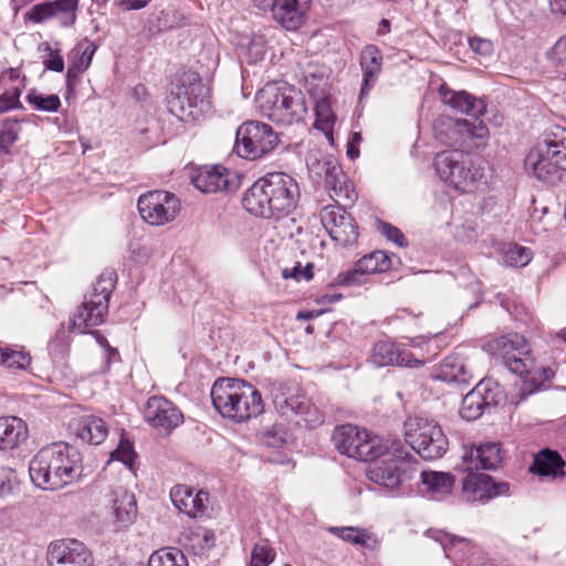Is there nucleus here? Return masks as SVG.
I'll return each mask as SVG.
<instances>
[{"mask_svg":"<svg viewBox=\"0 0 566 566\" xmlns=\"http://www.w3.org/2000/svg\"><path fill=\"white\" fill-rule=\"evenodd\" d=\"M96 49H97L96 45L92 41L85 39L82 43H80L74 49L76 59H74L71 62V65H73L81 72L86 71L88 69V66L91 65V62H92V59H93V55H94Z\"/></svg>","mask_w":566,"mask_h":566,"instance_id":"nucleus-45","label":"nucleus"},{"mask_svg":"<svg viewBox=\"0 0 566 566\" xmlns=\"http://www.w3.org/2000/svg\"><path fill=\"white\" fill-rule=\"evenodd\" d=\"M433 165L439 177L460 191L470 190L484 176V160L459 149L437 154Z\"/></svg>","mask_w":566,"mask_h":566,"instance_id":"nucleus-6","label":"nucleus"},{"mask_svg":"<svg viewBox=\"0 0 566 566\" xmlns=\"http://www.w3.org/2000/svg\"><path fill=\"white\" fill-rule=\"evenodd\" d=\"M489 128L482 120L439 116L433 124L434 138L446 146H463L474 142L475 146L489 138Z\"/></svg>","mask_w":566,"mask_h":566,"instance_id":"nucleus-11","label":"nucleus"},{"mask_svg":"<svg viewBox=\"0 0 566 566\" xmlns=\"http://www.w3.org/2000/svg\"><path fill=\"white\" fill-rule=\"evenodd\" d=\"M150 0H119V6L125 10H139L145 8Z\"/></svg>","mask_w":566,"mask_h":566,"instance_id":"nucleus-59","label":"nucleus"},{"mask_svg":"<svg viewBox=\"0 0 566 566\" xmlns=\"http://www.w3.org/2000/svg\"><path fill=\"white\" fill-rule=\"evenodd\" d=\"M78 0H53L34 4L27 13L28 20L43 23L49 19L57 20L63 28H70L76 22Z\"/></svg>","mask_w":566,"mask_h":566,"instance_id":"nucleus-22","label":"nucleus"},{"mask_svg":"<svg viewBox=\"0 0 566 566\" xmlns=\"http://www.w3.org/2000/svg\"><path fill=\"white\" fill-rule=\"evenodd\" d=\"M210 396L214 409L223 418L234 422L255 418L264 410L261 392L242 379H217L212 385Z\"/></svg>","mask_w":566,"mask_h":566,"instance_id":"nucleus-4","label":"nucleus"},{"mask_svg":"<svg viewBox=\"0 0 566 566\" xmlns=\"http://www.w3.org/2000/svg\"><path fill=\"white\" fill-rule=\"evenodd\" d=\"M192 185L201 192L232 191L239 187L234 172L223 166L202 167L191 177Z\"/></svg>","mask_w":566,"mask_h":566,"instance_id":"nucleus-24","label":"nucleus"},{"mask_svg":"<svg viewBox=\"0 0 566 566\" xmlns=\"http://www.w3.org/2000/svg\"><path fill=\"white\" fill-rule=\"evenodd\" d=\"M307 398L303 394L276 392L273 396V403L276 410L286 418L297 416Z\"/></svg>","mask_w":566,"mask_h":566,"instance_id":"nucleus-39","label":"nucleus"},{"mask_svg":"<svg viewBox=\"0 0 566 566\" xmlns=\"http://www.w3.org/2000/svg\"><path fill=\"white\" fill-rule=\"evenodd\" d=\"M276 557L274 548L270 545L268 539H262L254 544L249 566H269Z\"/></svg>","mask_w":566,"mask_h":566,"instance_id":"nucleus-41","label":"nucleus"},{"mask_svg":"<svg viewBox=\"0 0 566 566\" xmlns=\"http://www.w3.org/2000/svg\"><path fill=\"white\" fill-rule=\"evenodd\" d=\"M558 151L553 134L546 135L545 139L526 155L525 170L543 182L555 185L566 172L563 163H559Z\"/></svg>","mask_w":566,"mask_h":566,"instance_id":"nucleus-12","label":"nucleus"},{"mask_svg":"<svg viewBox=\"0 0 566 566\" xmlns=\"http://www.w3.org/2000/svg\"><path fill=\"white\" fill-rule=\"evenodd\" d=\"M170 499L179 512L196 518L206 512L209 493L205 491L195 492L193 489L179 484L171 489Z\"/></svg>","mask_w":566,"mask_h":566,"instance_id":"nucleus-29","label":"nucleus"},{"mask_svg":"<svg viewBox=\"0 0 566 566\" xmlns=\"http://www.w3.org/2000/svg\"><path fill=\"white\" fill-rule=\"evenodd\" d=\"M306 427L315 428L324 422L323 413L307 399L297 415Z\"/></svg>","mask_w":566,"mask_h":566,"instance_id":"nucleus-49","label":"nucleus"},{"mask_svg":"<svg viewBox=\"0 0 566 566\" xmlns=\"http://www.w3.org/2000/svg\"><path fill=\"white\" fill-rule=\"evenodd\" d=\"M305 0H273L268 10L273 19L286 30H296L303 23Z\"/></svg>","mask_w":566,"mask_h":566,"instance_id":"nucleus-31","label":"nucleus"},{"mask_svg":"<svg viewBox=\"0 0 566 566\" xmlns=\"http://www.w3.org/2000/svg\"><path fill=\"white\" fill-rule=\"evenodd\" d=\"M313 275L314 273L312 263H307L305 266H302V264L297 262L293 268H286L282 271V276L284 279H295L296 281L302 279L310 281L313 279Z\"/></svg>","mask_w":566,"mask_h":566,"instance_id":"nucleus-56","label":"nucleus"},{"mask_svg":"<svg viewBox=\"0 0 566 566\" xmlns=\"http://www.w3.org/2000/svg\"><path fill=\"white\" fill-rule=\"evenodd\" d=\"M49 566H93V557L86 546L77 539H57L46 551Z\"/></svg>","mask_w":566,"mask_h":566,"instance_id":"nucleus-20","label":"nucleus"},{"mask_svg":"<svg viewBox=\"0 0 566 566\" xmlns=\"http://www.w3.org/2000/svg\"><path fill=\"white\" fill-rule=\"evenodd\" d=\"M279 144L280 136L272 126L250 120L238 127L233 149L241 158L256 160L266 157Z\"/></svg>","mask_w":566,"mask_h":566,"instance_id":"nucleus-10","label":"nucleus"},{"mask_svg":"<svg viewBox=\"0 0 566 566\" xmlns=\"http://www.w3.org/2000/svg\"><path fill=\"white\" fill-rule=\"evenodd\" d=\"M20 95L21 91L18 87L3 92L0 95V114L10 109L21 108Z\"/></svg>","mask_w":566,"mask_h":566,"instance_id":"nucleus-54","label":"nucleus"},{"mask_svg":"<svg viewBox=\"0 0 566 566\" xmlns=\"http://www.w3.org/2000/svg\"><path fill=\"white\" fill-rule=\"evenodd\" d=\"M80 70L74 67L73 65H69L67 72H66V85L69 88H71L76 80L78 78L80 74H82Z\"/></svg>","mask_w":566,"mask_h":566,"instance_id":"nucleus-62","label":"nucleus"},{"mask_svg":"<svg viewBox=\"0 0 566 566\" xmlns=\"http://www.w3.org/2000/svg\"><path fill=\"white\" fill-rule=\"evenodd\" d=\"M491 347L496 360L523 378L518 401L542 389L544 384L554 377V371L549 367L536 365L526 339L517 333L496 338Z\"/></svg>","mask_w":566,"mask_h":566,"instance_id":"nucleus-3","label":"nucleus"},{"mask_svg":"<svg viewBox=\"0 0 566 566\" xmlns=\"http://www.w3.org/2000/svg\"><path fill=\"white\" fill-rule=\"evenodd\" d=\"M434 378L444 382L468 384L472 378V371L465 358L461 354L454 353L440 363Z\"/></svg>","mask_w":566,"mask_h":566,"instance_id":"nucleus-32","label":"nucleus"},{"mask_svg":"<svg viewBox=\"0 0 566 566\" xmlns=\"http://www.w3.org/2000/svg\"><path fill=\"white\" fill-rule=\"evenodd\" d=\"M39 50L46 53L42 61L46 70L53 72H62L64 70V60L59 51H53L46 42L41 43Z\"/></svg>","mask_w":566,"mask_h":566,"instance_id":"nucleus-50","label":"nucleus"},{"mask_svg":"<svg viewBox=\"0 0 566 566\" xmlns=\"http://www.w3.org/2000/svg\"><path fill=\"white\" fill-rule=\"evenodd\" d=\"M321 221L332 240L340 245H350L357 241V223L340 205L324 207L321 211Z\"/></svg>","mask_w":566,"mask_h":566,"instance_id":"nucleus-17","label":"nucleus"},{"mask_svg":"<svg viewBox=\"0 0 566 566\" xmlns=\"http://www.w3.org/2000/svg\"><path fill=\"white\" fill-rule=\"evenodd\" d=\"M28 439L27 423L18 417H0V451L12 450Z\"/></svg>","mask_w":566,"mask_h":566,"instance_id":"nucleus-34","label":"nucleus"},{"mask_svg":"<svg viewBox=\"0 0 566 566\" xmlns=\"http://www.w3.org/2000/svg\"><path fill=\"white\" fill-rule=\"evenodd\" d=\"M197 536H201L202 542L205 545H202V548H211L214 545V533L209 530H203L202 533H198Z\"/></svg>","mask_w":566,"mask_h":566,"instance_id":"nucleus-61","label":"nucleus"},{"mask_svg":"<svg viewBox=\"0 0 566 566\" xmlns=\"http://www.w3.org/2000/svg\"><path fill=\"white\" fill-rule=\"evenodd\" d=\"M116 281L117 274L112 270H106L99 275L92 291L84 296L81 306L71 318L70 329L83 334L87 328L104 322Z\"/></svg>","mask_w":566,"mask_h":566,"instance_id":"nucleus-7","label":"nucleus"},{"mask_svg":"<svg viewBox=\"0 0 566 566\" xmlns=\"http://www.w3.org/2000/svg\"><path fill=\"white\" fill-rule=\"evenodd\" d=\"M552 13L566 17V0H548Z\"/></svg>","mask_w":566,"mask_h":566,"instance_id":"nucleus-60","label":"nucleus"},{"mask_svg":"<svg viewBox=\"0 0 566 566\" xmlns=\"http://www.w3.org/2000/svg\"><path fill=\"white\" fill-rule=\"evenodd\" d=\"M439 94L443 104L451 108L478 118L486 112V103L483 98H478L465 91H452L442 85Z\"/></svg>","mask_w":566,"mask_h":566,"instance_id":"nucleus-30","label":"nucleus"},{"mask_svg":"<svg viewBox=\"0 0 566 566\" xmlns=\"http://www.w3.org/2000/svg\"><path fill=\"white\" fill-rule=\"evenodd\" d=\"M500 387L491 380H481L462 399L460 416L473 421L480 418L486 408L495 407L500 403Z\"/></svg>","mask_w":566,"mask_h":566,"instance_id":"nucleus-19","label":"nucleus"},{"mask_svg":"<svg viewBox=\"0 0 566 566\" xmlns=\"http://www.w3.org/2000/svg\"><path fill=\"white\" fill-rule=\"evenodd\" d=\"M377 230L388 241L394 242L398 247L403 248V247L408 245V242L399 228H397L386 221H378Z\"/></svg>","mask_w":566,"mask_h":566,"instance_id":"nucleus-51","label":"nucleus"},{"mask_svg":"<svg viewBox=\"0 0 566 566\" xmlns=\"http://www.w3.org/2000/svg\"><path fill=\"white\" fill-rule=\"evenodd\" d=\"M28 103L36 111L55 113L61 106L60 97L55 94L42 95L35 91H31L27 95Z\"/></svg>","mask_w":566,"mask_h":566,"instance_id":"nucleus-44","label":"nucleus"},{"mask_svg":"<svg viewBox=\"0 0 566 566\" xmlns=\"http://www.w3.org/2000/svg\"><path fill=\"white\" fill-rule=\"evenodd\" d=\"M421 482L426 486L427 492L437 499H441L452 492L455 479L449 472L423 471L421 473Z\"/></svg>","mask_w":566,"mask_h":566,"instance_id":"nucleus-36","label":"nucleus"},{"mask_svg":"<svg viewBox=\"0 0 566 566\" xmlns=\"http://www.w3.org/2000/svg\"><path fill=\"white\" fill-rule=\"evenodd\" d=\"M108 429L101 418L91 416L83 420L78 437L92 444L102 443L107 437Z\"/></svg>","mask_w":566,"mask_h":566,"instance_id":"nucleus-38","label":"nucleus"},{"mask_svg":"<svg viewBox=\"0 0 566 566\" xmlns=\"http://www.w3.org/2000/svg\"><path fill=\"white\" fill-rule=\"evenodd\" d=\"M252 2L259 9L266 11L271 3L273 2V0H252Z\"/></svg>","mask_w":566,"mask_h":566,"instance_id":"nucleus-64","label":"nucleus"},{"mask_svg":"<svg viewBox=\"0 0 566 566\" xmlns=\"http://www.w3.org/2000/svg\"><path fill=\"white\" fill-rule=\"evenodd\" d=\"M296 180L285 172H270L244 193L242 205L255 217L280 220L290 216L300 201Z\"/></svg>","mask_w":566,"mask_h":566,"instance_id":"nucleus-1","label":"nucleus"},{"mask_svg":"<svg viewBox=\"0 0 566 566\" xmlns=\"http://www.w3.org/2000/svg\"><path fill=\"white\" fill-rule=\"evenodd\" d=\"M340 298H342V295L339 293H326L321 296L319 303L321 304L336 303Z\"/></svg>","mask_w":566,"mask_h":566,"instance_id":"nucleus-63","label":"nucleus"},{"mask_svg":"<svg viewBox=\"0 0 566 566\" xmlns=\"http://www.w3.org/2000/svg\"><path fill=\"white\" fill-rule=\"evenodd\" d=\"M30 363L31 357L29 354L4 348L0 365H6L9 368L25 369Z\"/></svg>","mask_w":566,"mask_h":566,"instance_id":"nucleus-48","label":"nucleus"},{"mask_svg":"<svg viewBox=\"0 0 566 566\" xmlns=\"http://www.w3.org/2000/svg\"><path fill=\"white\" fill-rule=\"evenodd\" d=\"M255 103L264 117L281 125L298 123L307 112L303 94L286 84H266L256 93Z\"/></svg>","mask_w":566,"mask_h":566,"instance_id":"nucleus-5","label":"nucleus"},{"mask_svg":"<svg viewBox=\"0 0 566 566\" xmlns=\"http://www.w3.org/2000/svg\"><path fill=\"white\" fill-rule=\"evenodd\" d=\"M135 458L134 447L126 439H120L117 448L111 452V460L120 461L129 469L133 468Z\"/></svg>","mask_w":566,"mask_h":566,"instance_id":"nucleus-47","label":"nucleus"},{"mask_svg":"<svg viewBox=\"0 0 566 566\" xmlns=\"http://www.w3.org/2000/svg\"><path fill=\"white\" fill-rule=\"evenodd\" d=\"M426 534L441 545L446 557L455 566H480L483 563V552L472 541L442 530H429Z\"/></svg>","mask_w":566,"mask_h":566,"instance_id":"nucleus-15","label":"nucleus"},{"mask_svg":"<svg viewBox=\"0 0 566 566\" xmlns=\"http://www.w3.org/2000/svg\"><path fill=\"white\" fill-rule=\"evenodd\" d=\"M147 566H188V563L179 549L161 548L149 556Z\"/></svg>","mask_w":566,"mask_h":566,"instance_id":"nucleus-40","label":"nucleus"},{"mask_svg":"<svg viewBox=\"0 0 566 566\" xmlns=\"http://www.w3.org/2000/svg\"><path fill=\"white\" fill-rule=\"evenodd\" d=\"M137 208L145 222L160 227L177 218L181 205L175 193L165 190H153L138 198Z\"/></svg>","mask_w":566,"mask_h":566,"instance_id":"nucleus-13","label":"nucleus"},{"mask_svg":"<svg viewBox=\"0 0 566 566\" xmlns=\"http://www.w3.org/2000/svg\"><path fill=\"white\" fill-rule=\"evenodd\" d=\"M381 54L377 46L366 45L360 53V66L363 70V84L360 97L367 95L377 81L381 71Z\"/></svg>","mask_w":566,"mask_h":566,"instance_id":"nucleus-35","label":"nucleus"},{"mask_svg":"<svg viewBox=\"0 0 566 566\" xmlns=\"http://www.w3.org/2000/svg\"><path fill=\"white\" fill-rule=\"evenodd\" d=\"M188 83L182 81L175 85L167 96L168 111L181 120L195 116V108L208 97L209 90L201 82L197 74L187 77Z\"/></svg>","mask_w":566,"mask_h":566,"instance_id":"nucleus-14","label":"nucleus"},{"mask_svg":"<svg viewBox=\"0 0 566 566\" xmlns=\"http://www.w3.org/2000/svg\"><path fill=\"white\" fill-rule=\"evenodd\" d=\"M17 486V473L9 468L0 467V496L12 493Z\"/></svg>","mask_w":566,"mask_h":566,"instance_id":"nucleus-55","label":"nucleus"},{"mask_svg":"<svg viewBox=\"0 0 566 566\" xmlns=\"http://www.w3.org/2000/svg\"><path fill=\"white\" fill-rule=\"evenodd\" d=\"M392 266L391 256L385 251H374L357 261L355 268L339 274L338 282L343 285L361 284V276L386 272Z\"/></svg>","mask_w":566,"mask_h":566,"instance_id":"nucleus-26","label":"nucleus"},{"mask_svg":"<svg viewBox=\"0 0 566 566\" xmlns=\"http://www.w3.org/2000/svg\"><path fill=\"white\" fill-rule=\"evenodd\" d=\"M564 465L565 462L557 451L546 449L535 455L531 470L543 476L556 478L564 475Z\"/></svg>","mask_w":566,"mask_h":566,"instance_id":"nucleus-37","label":"nucleus"},{"mask_svg":"<svg viewBox=\"0 0 566 566\" xmlns=\"http://www.w3.org/2000/svg\"><path fill=\"white\" fill-rule=\"evenodd\" d=\"M532 259L531 250L517 244L506 251V261L514 266H525Z\"/></svg>","mask_w":566,"mask_h":566,"instance_id":"nucleus-52","label":"nucleus"},{"mask_svg":"<svg viewBox=\"0 0 566 566\" xmlns=\"http://www.w3.org/2000/svg\"><path fill=\"white\" fill-rule=\"evenodd\" d=\"M21 133V120L8 118L0 129V150L9 153L10 147L18 140Z\"/></svg>","mask_w":566,"mask_h":566,"instance_id":"nucleus-43","label":"nucleus"},{"mask_svg":"<svg viewBox=\"0 0 566 566\" xmlns=\"http://www.w3.org/2000/svg\"><path fill=\"white\" fill-rule=\"evenodd\" d=\"M469 45L475 53L489 56L493 52V43L489 39L473 36L469 39Z\"/></svg>","mask_w":566,"mask_h":566,"instance_id":"nucleus-57","label":"nucleus"},{"mask_svg":"<svg viewBox=\"0 0 566 566\" xmlns=\"http://www.w3.org/2000/svg\"><path fill=\"white\" fill-rule=\"evenodd\" d=\"M379 458L381 459L368 468V479L387 489H396L401 483V474L409 465L407 454L399 449L389 452L386 446L385 452Z\"/></svg>","mask_w":566,"mask_h":566,"instance_id":"nucleus-16","label":"nucleus"},{"mask_svg":"<svg viewBox=\"0 0 566 566\" xmlns=\"http://www.w3.org/2000/svg\"><path fill=\"white\" fill-rule=\"evenodd\" d=\"M370 361L376 367L396 365L417 368L423 365L409 350L389 340H379L374 345Z\"/></svg>","mask_w":566,"mask_h":566,"instance_id":"nucleus-25","label":"nucleus"},{"mask_svg":"<svg viewBox=\"0 0 566 566\" xmlns=\"http://www.w3.org/2000/svg\"><path fill=\"white\" fill-rule=\"evenodd\" d=\"M327 531L343 541L355 545L365 546L367 545V541L370 538L365 530L354 526H329Z\"/></svg>","mask_w":566,"mask_h":566,"instance_id":"nucleus-42","label":"nucleus"},{"mask_svg":"<svg viewBox=\"0 0 566 566\" xmlns=\"http://www.w3.org/2000/svg\"><path fill=\"white\" fill-rule=\"evenodd\" d=\"M502 462L500 444L488 442L479 447L465 449L461 463L458 468L461 471L494 470Z\"/></svg>","mask_w":566,"mask_h":566,"instance_id":"nucleus-27","label":"nucleus"},{"mask_svg":"<svg viewBox=\"0 0 566 566\" xmlns=\"http://www.w3.org/2000/svg\"><path fill=\"white\" fill-rule=\"evenodd\" d=\"M78 450L65 442L42 447L29 463L30 479L42 490H60L73 483L81 474Z\"/></svg>","mask_w":566,"mask_h":566,"instance_id":"nucleus-2","label":"nucleus"},{"mask_svg":"<svg viewBox=\"0 0 566 566\" xmlns=\"http://www.w3.org/2000/svg\"><path fill=\"white\" fill-rule=\"evenodd\" d=\"M144 419L159 433L168 434L182 423L184 415L170 400L154 396L146 402Z\"/></svg>","mask_w":566,"mask_h":566,"instance_id":"nucleus-18","label":"nucleus"},{"mask_svg":"<svg viewBox=\"0 0 566 566\" xmlns=\"http://www.w3.org/2000/svg\"><path fill=\"white\" fill-rule=\"evenodd\" d=\"M327 86V81L323 76L316 77L315 75H311V77H305V87L312 98L314 99V111H315V123L314 127L321 132L326 137H332L333 127L336 122V115L334 114L328 97L325 93V87Z\"/></svg>","mask_w":566,"mask_h":566,"instance_id":"nucleus-23","label":"nucleus"},{"mask_svg":"<svg viewBox=\"0 0 566 566\" xmlns=\"http://www.w3.org/2000/svg\"><path fill=\"white\" fill-rule=\"evenodd\" d=\"M406 442L424 460L441 458L448 449V439L441 427L422 417H408L403 422Z\"/></svg>","mask_w":566,"mask_h":566,"instance_id":"nucleus-8","label":"nucleus"},{"mask_svg":"<svg viewBox=\"0 0 566 566\" xmlns=\"http://www.w3.org/2000/svg\"><path fill=\"white\" fill-rule=\"evenodd\" d=\"M322 170L324 171V179L326 188L332 191L331 197L335 201H344L352 203L356 200V192L348 182L340 166L335 159H326L322 163Z\"/></svg>","mask_w":566,"mask_h":566,"instance_id":"nucleus-28","label":"nucleus"},{"mask_svg":"<svg viewBox=\"0 0 566 566\" xmlns=\"http://www.w3.org/2000/svg\"><path fill=\"white\" fill-rule=\"evenodd\" d=\"M109 502L115 520L120 526H127L134 522L137 515V503L134 493L118 486L111 492Z\"/></svg>","mask_w":566,"mask_h":566,"instance_id":"nucleus-33","label":"nucleus"},{"mask_svg":"<svg viewBox=\"0 0 566 566\" xmlns=\"http://www.w3.org/2000/svg\"><path fill=\"white\" fill-rule=\"evenodd\" d=\"M546 56L554 65H566V33L547 51Z\"/></svg>","mask_w":566,"mask_h":566,"instance_id":"nucleus-53","label":"nucleus"},{"mask_svg":"<svg viewBox=\"0 0 566 566\" xmlns=\"http://www.w3.org/2000/svg\"><path fill=\"white\" fill-rule=\"evenodd\" d=\"M95 336H96V340L97 343L99 344L101 347H103L105 349V364H106V369L109 367V364L113 359H115L116 357H118V350L116 348H113L107 339L99 334V332L95 331L94 332Z\"/></svg>","mask_w":566,"mask_h":566,"instance_id":"nucleus-58","label":"nucleus"},{"mask_svg":"<svg viewBox=\"0 0 566 566\" xmlns=\"http://www.w3.org/2000/svg\"><path fill=\"white\" fill-rule=\"evenodd\" d=\"M333 442L342 454L363 462L376 461L386 450L380 437L371 436L353 424L336 427Z\"/></svg>","mask_w":566,"mask_h":566,"instance_id":"nucleus-9","label":"nucleus"},{"mask_svg":"<svg viewBox=\"0 0 566 566\" xmlns=\"http://www.w3.org/2000/svg\"><path fill=\"white\" fill-rule=\"evenodd\" d=\"M468 475L462 482V497L467 502H488L489 500L509 493L510 484L495 482L485 473L465 471Z\"/></svg>","mask_w":566,"mask_h":566,"instance_id":"nucleus-21","label":"nucleus"},{"mask_svg":"<svg viewBox=\"0 0 566 566\" xmlns=\"http://www.w3.org/2000/svg\"><path fill=\"white\" fill-rule=\"evenodd\" d=\"M260 441L270 448H280L285 443V431L282 426H271L260 432Z\"/></svg>","mask_w":566,"mask_h":566,"instance_id":"nucleus-46","label":"nucleus"}]
</instances>
